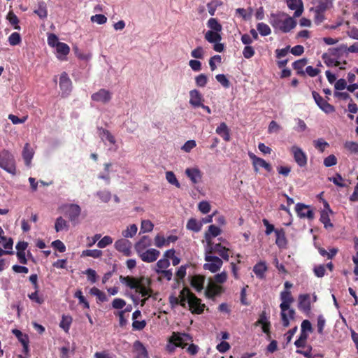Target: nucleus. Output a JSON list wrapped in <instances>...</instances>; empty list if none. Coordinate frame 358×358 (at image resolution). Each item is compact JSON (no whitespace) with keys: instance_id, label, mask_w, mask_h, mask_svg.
<instances>
[{"instance_id":"a18cd8bd","label":"nucleus","mask_w":358,"mask_h":358,"mask_svg":"<svg viewBox=\"0 0 358 358\" xmlns=\"http://www.w3.org/2000/svg\"><path fill=\"white\" fill-rule=\"evenodd\" d=\"M257 29L259 33L263 36H268L271 33V30L269 26L264 22L258 23L257 25Z\"/></svg>"},{"instance_id":"4468645a","label":"nucleus","mask_w":358,"mask_h":358,"mask_svg":"<svg viewBox=\"0 0 358 358\" xmlns=\"http://www.w3.org/2000/svg\"><path fill=\"white\" fill-rule=\"evenodd\" d=\"M66 208L65 214L72 222H77L81 213L80 207L77 204H69L65 206Z\"/></svg>"},{"instance_id":"f03ea898","label":"nucleus","mask_w":358,"mask_h":358,"mask_svg":"<svg viewBox=\"0 0 358 358\" xmlns=\"http://www.w3.org/2000/svg\"><path fill=\"white\" fill-rule=\"evenodd\" d=\"M120 280L130 289H135L136 292L141 294L142 296H152L153 290L150 287L152 282L150 278L144 276L136 278L129 275L125 277L121 275Z\"/></svg>"},{"instance_id":"e433bc0d","label":"nucleus","mask_w":358,"mask_h":358,"mask_svg":"<svg viewBox=\"0 0 358 358\" xmlns=\"http://www.w3.org/2000/svg\"><path fill=\"white\" fill-rule=\"evenodd\" d=\"M69 224L67 221H66L62 217H59L57 218L55 224V229L57 232L69 229Z\"/></svg>"},{"instance_id":"c756f323","label":"nucleus","mask_w":358,"mask_h":358,"mask_svg":"<svg viewBox=\"0 0 358 358\" xmlns=\"http://www.w3.org/2000/svg\"><path fill=\"white\" fill-rule=\"evenodd\" d=\"M192 292L187 287H184L180 292L179 301L180 306L183 308H186V303H189L190 295H192Z\"/></svg>"},{"instance_id":"774afa93","label":"nucleus","mask_w":358,"mask_h":358,"mask_svg":"<svg viewBox=\"0 0 358 358\" xmlns=\"http://www.w3.org/2000/svg\"><path fill=\"white\" fill-rule=\"evenodd\" d=\"M146 321L145 320L138 321L134 320L132 322V329L134 331H141L146 327Z\"/></svg>"},{"instance_id":"dca6fc26","label":"nucleus","mask_w":358,"mask_h":358,"mask_svg":"<svg viewBox=\"0 0 358 358\" xmlns=\"http://www.w3.org/2000/svg\"><path fill=\"white\" fill-rule=\"evenodd\" d=\"M112 98L110 91L105 89H100L98 92L94 93L91 96V99L94 101L101 102L103 103H108Z\"/></svg>"},{"instance_id":"c03bdc74","label":"nucleus","mask_w":358,"mask_h":358,"mask_svg":"<svg viewBox=\"0 0 358 358\" xmlns=\"http://www.w3.org/2000/svg\"><path fill=\"white\" fill-rule=\"evenodd\" d=\"M34 13L41 19L47 17L48 10L44 2L38 3L37 9L34 10Z\"/></svg>"},{"instance_id":"4d7b16f0","label":"nucleus","mask_w":358,"mask_h":358,"mask_svg":"<svg viewBox=\"0 0 358 358\" xmlns=\"http://www.w3.org/2000/svg\"><path fill=\"white\" fill-rule=\"evenodd\" d=\"M74 296L78 299L80 304H83L84 308H90V304L85 296L83 295L81 290H77L74 294Z\"/></svg>"},{"instance_id":"2eb2a0df","label":"nucleus","mask_w":358,"mask_h":358,"mask_svg":"<svg viewBox=\"0 0 358 358\" xmlns=\"http://www.w3.org/2000/svg\"><path fill=\"white\" fill-rule=\"evenodd\" d=\"M115 249L125 256L131 255V243L127 239L121 238L115 241L114 245Z\"/></svg>"},{"instance_id":"79ce46f5","label":"nucleus","mask_w":358,"mask_h":358,"mask_svg":"<svg viewBox=\"0 0 358 358\" xmlns=\"http://www.w3.org/2000/svg\"><path fill=\"white\" fill-rule=\"evenodd\" d=\"M138 227L135 224H130L125 230L122 232L124 238H132L137 232Z\"/></svg>"},{"instance_id":"423d86ee","label":"nucleus","mask_w":358,"mask_h":358,"mask_svg":"<svg viewBox=\"0 0 358 358\" xmlns=\"http://www.w3.org/2000/svg\"><path fill=\"white\" fill-rule=\"evenodd\" d=\"M229 249L223 246L221 243L211 244L210 242L208 243V249L206 253H217L224 260L228 261L229 258Z\"/></svg>"},{"instance_id":"de8ad7c7","label":"nucleus","mask_w":358,"mask_h":358,"mask_svg":"<svg viewBox=\"0 0 358 358\" xmlns=\"http://www.w3.org/2000/svg\"><path fill=\"white\" fill-rule=\"evenodd\" d=\"M72 322V318L70 316H63L62 320L60 322L59 326L62 328L65 332L68 333L70 329V326Z\"/></svg>"},{"instance_id":"cd10ccee","label":"nucleus","mask_w":358,"mask_h":358,"mask_svg":"<svg viewBox=\"0 0 358 358\" xmlns=\"http://www.w3.org/2000/svg\"><path fill=\"white\" fill-rule=\"evenodd\" d=\"M275 234L276 236L275 243L279 248H285L287 245V239L285 237V232L283 229H275Z\"/></svg>"},{"instance_id":"0e129e2a","label":"nucleus","mask_w":358,"mask_h":358,"mask_svg":"<svg viewBox=\"0 0 358 358\" xmlns=\"http://www.w3.org/2000/svg\"><path fill=\"white\" fill-rule=\"evenodd\" d=\"M90 20L92 22H96L99 24H103L107 22V17L102 14L92 15Z\"/></svg>"},{"instance_id":"412c9836","label":"nucleus","mask_w":358,"mask_h":358,"mask_svg":"<svg viewBox=\"0 0 358 358\" xmlns=\"http://www.w3.org/2000/svg\"><path fill=\"white\" fill-rule=\"evenodd\" d=\"M204 99L200 92L196 89L189 91V104L194 108H199Z\"/></svg>"},{"instance_id":"69168bd1","label":"nucleus","mask_w":358,"mask_h":358,"mask_svg":"<svg viewBox=\"0 0 358 358\" xmlns=\"http://www.w3.org/2000/svg\"><path fill=\"white\" fill-rule=\"evenodd\" d=\"M216 80L219 82L224 87L229 88L230 86V82L224 74H217L215 76Z\"/></svg>"},{"instance_id":"6e6552de","label":"nucleus","mask_w":358,"mask_h":358,"mask_svg":"<svg viewBox=\"0 0 358 358\" xmlns=\"http://www.w3.org/2000/svg\"><path fill=\"white\" fill-rule=\"evenodd\" d=\"M313 97L319 106V108L324 111L325 113H331L335 111V108L334 106L329 103L326 100H324L319 93L315 91L312 92Z\"/></svg>"},{"instance_id":"b1692460","label":"nucleus","mask_w":358,"mask_h":358,"mask_svg":"<svg viewBox=\"0 0 358 358\" xmlns=\"http://www.w3.org/2000/svg\"><path fill=\"white\" fill-rule=\"evenodd\" d=\"M215 131L219 136H220L223 138L224 141H230V129H229L225 122L220 123V124L216 128Z\"/></svg>"},{"instance_id":"a211bd4d","label":"nucleus","mask_w":358,"mask_h":358,"mask_svg":"<svg viewBox=\"0 0 358 358\" xmlns=\"http://www.w3.org/2000/svg\"><path fill=\"white\" fill-rule=\"evenodd\" d=\"M298 308L306 314H309L311 310L310 295L308 294H300L299 296Z\"/></svg>"},{"instance_id":"72a5a7b5","label":"nucleus","mask_w":358,"mask_h":358,"mask_svg":"<svg viewBox=\"0 0 358 358\" xmlns=\"http://www.w3.org/2000/svg\"><path fill=\"white\" fill-rule=\"evenodd\" d=\"M90 293L91 295L95 296L96 297L97 303L108 301V297L106 294L96 287L91 288Z\"/></svg>"},{"instance_id":"f3484780","label":"nucleus","mask_w":358,"mask_h":358,"mask_svg":"<svg viewBox=\"0 0 358 358\" xmlns=\"http://www.w3.org/2000/svg\"><path fill=\"white\" fill-rule=\"evenodd\" d=\"M59 87L62 94L67 95L71 90L72 82L66 72H63L59 78Z\"/></svg>"},{"instance_id":"c9c22d12","label":"nucleus","mask_w":358,"mask_h":358,"mask_svg":"<svg viewBox=\"0 0 358 358\" xmlns=\"http://www.w3.org/2000/svg\"><path fill=\"white\" fill-rule=\"evenodd\" d=\"M306 64H307V59L303 58V59H299V60L294 62L292 64V66H293L294 69L297 71V74L301 75V76H304L305 72L303 69L304 66L306 65Z\"/></svg>"},{"instance_id":"aec40b11","label":"nucleus","mask_w":358,"mask_h":358,"mask_svg":"<svg viewBox=\"0 0 358 358\" xmlns=\"http://www.w3.org/2000/svg\"><path fill=\"white\" fill-rule=\"evenodd\" d=\"M287 6L290 10H295L294 17L301 15L303 11V5L301 0H285Z\"/></svg>"},{"instance_id":"13d9d810","label":"nucleus","mask_w":358,"mask_h":358,"mask_svg":"<svg viewBox=\"0 0 358 358\" xmlns=\"http://www.w3.org/2000/svg\"><path fill=\"white\" fill-rule=\"evenodd\" d=\"M155 272L160 275L159 280H161L162 278H166L168 281L171 280L173 276V273L171 270H162V269H155Z\"/></svg>"},{"instance_id":"bf43d9fd","label":"nucleus","mask_w":358,"mask_h":358,"mask_svg":"<svg viewBox=\"0 0 358 358\" xmlns=\"http://www.w3.org/2000/svg\"><path fill=\"white\" fill-rule=\"evenodd\" d=\"M113 238L109 236H105L97 243V247L99 248H104L108 245L113 243Z\"/></svg>"},{"instance_id":"5fc2aeb1","label":"nucleus","mask_w":358,"mask_h":358,"mask_svg":"<svg viewBox=\"0 0 358 358\" xmlns=\"http://www.w3.org/2000/svg\"><path fill=\"white\" fill-rule=\"evenodd\" d=\"M227 274L225 271H223L220 273L216 274L214 275L212 279L213 282H215V284H223L227 281Z\"/></svg>"},{"instance_id":"338daca9","label":"nucleus","mask_w":358,"mask_h":358,"mask_svg":"<svg viewBox=\"0 0 358 358\" xmlns=\"http://www.w3.org/2000/svg\"><path fill=\"white\" fill-rule=\"evenodd\" d=\"M98 197L103 202H108L111 199V194L109 191L103 190L96 193Z\"/></svg>"},{"instance_id":"473e14b6","label":"nucleus","mask_w":358,"mask_h":358,"mask_svg":"<svg viewBox=\"0 0 358 358\" xmlns=\"http://www.w3.org/2000/svg\"><path fill=\"white\" fill-rule=\"evenodd\" d=\"M205 39L208 42L213 43L220 42L222 40V36L219 31H208L205 34Z\"/></svg>"},{"instance_id":"39448f33","label":"nucleus","mask_w":358,"mask_h":358,"mask_svg":"<svg viewBox=\"0 0 358 358\" xmlns=\"http://www.w3.org/2000/svg\"><path fill=\"white\" fill-rule=\"evenodd\" d=\"M205 261L207 263L203 264V268L208 270L212 273L218 271L222 266V260L218 257L211 255L206 253L205 255Z\"/></svg>"},{"instance_id":"4c0bfd02","label":"nucleus","mask_w":358,"mask_h":358,"mask_svg":"<svg viewBox=\"0 0 358 358\" xmlns=\"http://www.w3.org/2000/svg\"><path fill=\"white\" fill-rule=\"evenodd\" d=\"M330 4H331L330 0H317V5L313 10L314 11L324 13L329 8Z\"/></svg>"},{"instance_id":"6e6d98bb","label":"nucleus","mask_w":358,"mask_h":358,"mask_svg":"<svg viewBox=\"0 0 358 358\" xmlns=\"http://www.w3.org/2000/svg\"><path fill=\"white\" fill-rule=\"evenodd\" d=\"M100 136L103 138L105 137L106 139L109 141L111 144L115 143V137L112 135V134L107 129H100Z\"/></svg>"},{"instance_id":"603ef678","label":"nucleus","mask_w":358,"mask_h":358,"mask_svg":"<svg viewBox=\"0 0 358 358\" xmlns=\"http://www.w3.org/2000/svg\"><path fill=\"white\" fill-rule=\"evenodd\" d=\"M322 59L328 66H338L341 62L334 58H331L327 53L322 55Z\"/></svg>"},{"instance_id":"ddd939ff","label":"nucleus","mask_w":358,"mask_h":358,"mask_svg":"<svg viewBox=\"0 0 358 358\" xmlns=\"http://www.w3.org/2000/svg\"><path fill=\"white\" fill-rule=\"evenodd\" d=\"M188 305L192 313L195 314L202 313L205 307V305L201 303V299L197 298L194 294L190 295Z\"/></svg>"},{"instance_id":"c85d7f7f","label":"nucleus","mask_w":358,"mask_h":358,"mask_svg":"<svg viewBox=\"0 0 358 358\" xmlns=\"http://www.w3.org/2000/svg\"><path fill=\"white\" fill-rule=\"evenodd\" d=\"M33 149L31 148L30 145L28 143H27L24 145L22 151V157L27 166H29V164H31V161L33 158Z\"/></svg>"},{"instance_id":"f704fd0d","label":"nucleus","mask_w":358,"mask_h":358,"mask_svg":"<svg viewBox=\"0 0 358 358\" xmlns=\"http://www.w3.org/2000/svg\"><path fill=\"white\" fill-rule=\"evenodd\" d=\"M55 48L57 53L60 55L57 57L59 59H63L62 57H66L70 52L69 46L65 43L60 42Z\"/></svg>"},{"instance_id":"3c124183","label":"nucleus","mask_w":358,"mask_h":358,"mask_svg":"<svg viewBox=\"0 0 358 358\" xmlns=\"http://www.w3.org/2000/svg\"><path fill=\"white\" fill-rule=\"evenodd\" d=\"M22 41L21 36L19 33L13 32L8 37L9 44L12 46L19 45Z\"/></svg>"},{"instance_id":"393cba45","label":"nucleus","mask_w":358,"mask_h":358,"mask_svg":"<svg viewBox=\"0 0 358 358\" xmlns=\"http://www.w3.org/2000/svg\"><path fill=\"white\" fill-rule=\"evenodd\" d=\"M205 277L201 275H194L191 278V286L197 292H201L203 289Z\"/></svg>"},{"instance_id":"7c9ffc66","label":"nucleus","mask_w":358,"mask_h":358,"mask_svg":"<svg viewBox=\"0 0 358 358\" xmlns=\"http://www.w3.org/2000/svg\"><path fill=\"white\" fill-rule=\"evenodd\" d=\"M186 228L194 232H199L201 230L202 222L198 221L196 219L192 217L187 221Z\"/></svg>"},{"instance_id":"0eeeda50","label":"nucleus","mask_w":358,"mask_h":358,"mask_svg":"<svg viewBox=\"0 0 358 358\" xmlns=\"http://www.w3.org/2000/svg\"><path fill=\"white\" fill-rule=\"evenodd\" d=\"M224 292V288L220 285L215 284L210 278L205 289V295L207 298L213 299L215 296H220Z\"/></svg>"},{"instance_id":"20e7f679","label":"nucleus","mask_w":358,"mask_h":358,"mask_svg":"<svg viewBox=\"0 0 358 358\" xmlns=\"http://www.w3.org/2000/svg\"><path fill=\"white\" fill-rule=\"evenodd\" d=\"M1 168L12 175H15L16 167L12 154L8 151L1 152Z\"/></svg>"},{"instance_id":"58836bf2","label":"nucleus","mask_w":358,"mask_h":358,"mask_svg":"<svg viewBox=\"0 0 358 358\" xmlns=\"http://www.w3.org/2000/svg\"><path fill=\"white\" fill-rule=\"evenodd\" d=\"M344 148L350 154L358 155V143L355 141H345L343 144Z\"/></svg>"},{"instance_id":"a19ab883","label":"nucleus","mask_w":358,"mask_h":358,"mask_svg":"<svg viewBox=\"0 0 358 358\" xmlns=\"http://www.w3.org/2000/svg\"><path fill=\"white\" fill-rule=\"evenodd\" d=\"M207 26L211 29L210 31L221 32L222 30L221 24L216 18H210L207 22Z\"/></svg>"},{"instance_id":"5701e85b","label":"nucleus","mask_w":358,"mask_h":358,"mask_svg":"<svg viewBox=\"0 0 358 358\" xmlns=\"http://www.w3.org/2000/svg\"><path fill=\"white\" fill-rule=\"evenodd\" d=\"M133 347L136 353L135 358H149L148 351L141 341H136L134 343Z\"/></svg>"},{"instance_id":"ea45409f","label":"nucleus","mask_w":358,"mask_h":358,"mask_svg":"<svg viewBox=\"0 0 358 358\" xmlns=\"http://www.w3.org/2000/svg\"><path fill=\"white\" fill-rule=\"evenodd\" d=\"M6 20H8L9 23L15 29L20 30V27L18 24L19 19L13 11H10L8 13Z\"/></svg>"},{"instance_id":"680f3d73","label":"nucleus","mask_w":358,"mask_h":358,"mask_svg":"<svg viewBox=\"0 0 358 358\" xmlns=\"http://www.w3.org/2000/svg\"><path fill=\"white\" fill-rule=\"evenodd\" d=\"M13 333L22 344H25L24 343L29 341L28 336L27 334H23L21 331L18 329H13Z\"/></svg>"},{"instance_id":"8fccbe9b","label":"nucleus","mask_w":358,"mask_h":358,"mask_svg":"<svg viewBox=\"0 0 358 358\" xmlns=\"http://www.w3.org/2000/svg\"><path fill=\"white\" fill-rule=\"evenodd\" d=\"M329 180L339 187H346V184L343 182L342 176L338 173H336L334 177L329 178Z\"/></svg>"},{"instance_id":"4be33fe9","label":"nucleus","mask_w":358,"mask_h":358,"mask_svg":"<svg viewBox=\"0 0 358 358\" xmlns=\"http://www.w3.org/2000/svg\"><path fill=\"white\" fill-rule=\"evenodd\" d=\"M152 245V240L148 236H142L134 245L136 253H140Z\"/></svg>"},{"instance_id":"9b49d317","label":"nucleus","mask_w":358,"mask_h":358,"mask_svg":"<svg viewBox=\"0 0 358 358\" xmlns=\"http://www.w3.org/2000/svg\"><path fill=\"white\" fill-rule=\"evenodd\" d=\"M248 155L250 159L252 161V164L255 172H258L259 166L264 168L268 172H270L272 170L271 164L266 162L264 159L257 157L252 152H249Z\"/></svg>"},{"instance_id":"bb28decb","label":"nucleus","mask_w":358,"mask_h":358,"mask_svg":"<svg viewBox=\"0 0 358 358\" xmlns=\"http://www.w3.org/2000/svg\"><path fill=\"white\" fill-rule=\"evenodd\" d=\"M268 268L264 262H259L256 264L253 267V272L256 276L259 279H264L265 278V272Z\"/></svg>"},{"instance_id":"09e8293b","label":"nucleus","mask_w":358,"mask_h":358,"mask_svg":"<svg viewBox=\"0 0 358 358\" xmlns=\"http://www.w3.org/2000/svg\"><path fill=\"white\" fill-rule=\"evenodd\" d=\"M154 224L148 220H145L141 222V233H147L152 231Z\"/></svg>"},{"instance_id":"7ed1b4c3","label":"nucleus","mask_w":358,"mask_h":358,"mask_svg":"<svg viewBox=\"0 0 358 358\" xmlns=\"http://www.w3.org/2000/svg\"><path fill=\"white\" fill-rule=\"evenodd\" d=\"M193 338L191 335L186 333L173 332L172 336L169 338V342L176 347L185 348L187 342H192Z\"/></svg>"},{"instance_id":"e2e57ef3","label":"nucleus","mask_w":358,"mask_h":358,"mask_svg":"<svg viewBox=\"0 0 358 358\" xmlns=\"http://www.w3.org/2000/svg\"><path fill=\"white\" fill-rule=\"evenodd\" d=\"M195 82L198 87H203L207 84L208 78L205 74L201 73L195 78Z\"/></svg>"},{"instance_id":"49530a36","label":"nucleus","mask_w":358,"mask_h":358,"mask_svg":"<svg viewBox=\"0 0 358 358\" xmlns=\"http://www.w3.org/2000/svg\"><path fill=\"white\" fill-rule=\"evenodd\" d=\"M166 179L170 184L175 185L178 188L180 187V182L173 171H169L166 172Z\"/></svg>"},{"instance_id":"6ab92c4d","label":"nucleus","mask_w":358,"mask_h":358,"mask_svg":"<svg viewBox=\"0 0 358 358\" xmlns=\"http://www.w3.org/2000/svg\"><path fill=\"white\" fill-rule=\"evenodd\" d=\"M280 299L282 303L280 304V308L282 311H287L290 305L294 302V298L292 296L291 292L288 290L282 291L280 293Z\"/></svg>"},{"instance_id":"052dcab7","label":"nucleus","mask_w":358,"mask_h":358,"mask_svg":"<svg viewBox=\"0 0 358 358\" xmlns=\"http://www.w3.org/2000/svg\"><path fill=\"white\" fill-rule=\"evenodd\" d=\"M338 162L337 158L334 155H330L324 159V165L326 167H331L336 165Z\"/></svg>"},{"instance_id":"37998d69","label":"nucleus","mask_w":358,"mask_h":358,"mask_svg":"<svg viewBox=\"0 0 358 358\" xmlns=\"http://www.w3.org/2000/svg\"><path fill=\"white\" fill-rule=\"evenodd\" d=\"M103 252L100 250H85L82 252L81 257H91L93 258H99L102 256Z\"/></svg>"},{"instance_id":"f257e3e1","label":"nucleus","mask_w":358,"mask_h":358,"mask_svg":"<svg viewBox=\"0 0 358 358\" xmlns=\"http://www.w3.org/2000/svg\"><path fill=\"white\" fill-rule=\"evenodd\" d=\"M294 18V16L290 17L285 12L279 11L270 14L269 23L275 32L288 33L296 26V21Z\"/></svg>"},{"instance_id":"1a4fd4ad","label":"nucleus","mask_w":358,"mask_h":358,"mask_svg":"<svg viewBox=\"0 0 358 358\" xmlns=\"http://www.w3.org/2000/svg\"><path fill=\"white\" fill-rule=\"evenodd\" d=\"M294 161L300 167H304L307 164V155L301 148L296 145H293L290 149Z\"/></svg>"},{"instance_id":"a878e982","label":"nucleus","mask_w":358,"mask_h":358,"mask_svg":"<svg viewBox=\"0 0 358 358\" xmlns=\"http://www.w3.org/2000/svg\"><path fill=\"white\" fill-rule=\"evenodd\" d=\"M185 173L194 184L198 183L201 178V171L198 169L188 168L185 170Z\"/></svg>"},{"instance_id":"9d476101","label":"nucleus","mask_w":358,"mask_h":358,"mask_svg":"<svg viewBox=\"0 0 358 358\" xmlns=\"http://www.w3.org/2000/svg\"><path fill=\"white\" fill-rule=\"evenodd\" d=\"M141 259L147 263H152L155 262L159 257L160 252L156 249L151 248L137 253Z\"/></svg>"},{"instance_id":"f8f14e48","label":"nucleus","mask_w":358,"mask_h":358,"mask_svg":"<svg viewBox=\"0 0 358 358\" xmlns=\"http://www.w3.org/2000/svg\"><path fill=\"white\" fill-rule=\"evenodd\" d=\"M295 210L300 218H308L310 220L314 218V212L310 209L309 206L298 203L295 206Z\"/></svg>"},{"instance_id":"864d4df0","label":"nucleus","mask_w":358,"mask_h":358,"mask_svg":"<svg viewBox=\"0 0 358 358\" xmlns=\"http://www.w3.org/2000/svg\"><path fill=\"white\" fill-rule=\"evenodd\" d=\"M314 146L316 149H317L320 152H323L327 147L329 146L327 142H326L322 138H319L313 141Z\"/></svg>"},{"instance_id":"2f4dec72","label":"nucleus","mask_w":358,"mask_h":358,"mask_svg":"<svg viewBox=\"0 0 358 358\" xmlns=\"http://www.w3.org/2000/svg\"><path fill=\"white\" fill-rule=\"evenodd\" d=\"M1 245L6 251L1 250V255L3 254H13V241L11 238L7 239L5 236H1Z\"/></svg>"}]
</instances>
